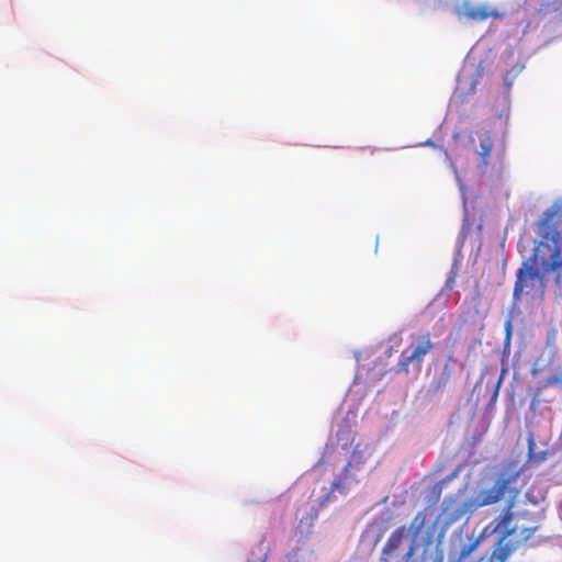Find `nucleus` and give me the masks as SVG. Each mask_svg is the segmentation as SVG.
<instances>
[{"label":"nucleus","mask_w":562,"mask_h":562,"mask_svg":"<svg viewBox=\"0 0 562 562\" xmlns=\"http://www.w3.org/2000/svg\"><path fill=\"white\" fill-rule=\"evenodd\" d=\"M541 248L536 244L529 258L518 269L513 289V303L519 305L524 297L542 296L546 289L544 266H540Z\"/></svg>","instance_id":"nucleus-3"},{"label":"nucleus","mask_w":562,"mask_h":562,"mask_svg":"<svg viewBox=\"0 0 562 562\" xmlns=\"http://www.w3.org/2000/svg\"><path fill=\"white\" fill-rule=\"evenodd\" d=\"M510 328H512V324L510 322H506V330H507V334L509 335L510 334Z\"/></svg>","instance_id":"nucleus-15"},{"label":"nucleus","mask_w":562,"mask_h":562,"mask_svg":"<svg viewBox=\"0 0 562 562\" xmlns=\"http://www.w3.org/2000/svg\"><path fill=\"white\" fill-rule=\"evenodd\" d=\"M364 461H366V458L363 456V452L360 451L358 447H356L355 450L352 451L351 459L344 468L345 479H348L349 476H351L352 470L359 469V467L361 464H363Z\"/></svg>","instance_id":"nucleus-11"},{"label":"nucleus","mask_w":562,"mask_h":562,"mask_svg":"<svg viewBox=\"0 0 562 562\" xmlns=\"http://www.w3.org/2000/svg\"><path fill=\"white\" fill-rule=\"evenodd\" d=\"M407 538L406 526H400L391 532L385 541L379 561L380 562H409L415 555L417 546L411 543L406 551H402L404 541Z\"/></svg>","instance_id":"nucleus-5"},{"label":"nucleus","mask_w":562,"mask_h":562,"mask_svg":"<svg viewBox=\"0 0 562 562\" xmlns=\"http://www.w3.org/2000/svg\"><path fill=\"white\" fill-rule=\"evenodd\" d=\"M520 473L521 468H517L515 464L505 467L492 487L479 491L464 506L469 510H475L496 504L502 497L508 495L506 506L503 513L495 518L496 524L492 531L504 535V538L512 537L516 542L522 544L539 528V519L537 515L529 512H513L515 502L521 492V485L518 484Z\"/></svg>","instance_id":"nucleus-1"},{"label":"nucleus","mask_w":562,"mask_h":562,"mask_svg":"<svg viewBox=\"0 0 562 562\" xmlns=\"http://www.w3.org/2000/svg\"><path fill=\"white\" fill-rule=\"evenodd\" d=\"M521 543L516 542V540L512 537L504 538L502 535L501 540L497 543V547L493 551L491 555V562H507L510 554L520 546Z\"/></svg>","instance_id":"nucleus-7"},{"label":"nucleus","mask_w":562,"mask_h":562,"mask_svg":"<svg viewBox=\"0 0 562 562\" xmlns=\"http://www.w3.org/2000/svg\"><path fill=\"white\" fill-rule=\"evenodd\" d=\"M541 248L540 266L554 274V283L562 291V198L555 200L535 224Z\"/></svg>","instance_id":"nucleus-2"},{"label":"nucleus","mask_w":562,"mask_h":562,"mask_svg":"<svg viewBox=\"0 0 562 562\" xmlns=\"http://www.w3.org/2000/svg\"><path fill=\"white\" fill-rule=\"evenodd\" d=\"M443 552L437 547L434 552H424L422 562H443Z\"/></svg>","instance_id":"nucleus-13"},{"label":"nucleus","mask_w":562,"mask_h":562,"mask_svg":"<svg viewBox=\"0 0 562 562\" xmlns=\"http://www.w3.org/2000/svg\"><path fill=\"white\" fill-rule=\"evenodd\" d=\"M452 367L445 363L441 372L434 378L430 384V391L435 394L442 393L451 381Z\"/></svg>","instance_id":"nucleus-8"},{"label":"nucleus","mask_w":562,"mask_h":562,"mask_svg":"<svg viewBox=\"0 0 562 562\" xmlns=\"http://www.w3.org/2000/svg\"><path fill=\"white\" fill-rule=\"evenodd\" d=\"M553 382H557V383H558V382H560V383H562V376H561V378H558V376L553 378Z\"/></svg>","instance_id":"nucleus-17"},{"label":"nucleus","mask_w":562,"mask_h":562,"mask_svg":"<svg viewBox=\"0 0 562 562\" xmlns=\"http://www.w3.org/2000/svg\"><path fill=\"white\" fill-rule=\"evenodd\" d=\"M331 492L339 491L341 493H346V486L342 479H336L330 486Z\"/></svg>","instance_id":"nucleus-14"},{"label":"nucleus","mask_w":562,"mask_h":562,"mask_svg":"<svg viewBox=\"0 0 562 562\" xmlns=\"http://www.w3.org/2000/svg\"><path fill=\"white\" fill-rule=\"evenodd\" d=\"M493 148V140L488 133H484L480 136V150L479 156L481 158V165L486 167L488 165V158Z\"/></svg>","instance_id":"nucleus-10"},{"label":"nucleus","mask_w":562,"mask_h":562,"mask_svg":"<svg viewBox=\"0 0 562 562\" xmlns=\"http://www.w3.org/2000/svg\"><path fill=\"white\" fill-rule=\"evenodd\" d=\"M435 348L429 333L419 334L412 337L409 345L402 351L395 372H409L413 366L418 370L422 369L425 357Z\"/></svg>","instance_id":"nucleus-4"},{"label":"nucleus","mask_w":562,"mask_h":562,"mask_svg":"<svg viewBox=\"0 0 562 562\" xmlns=\"http://www.w3.org/2000/svg\"><path fill=\"white\" fill-rule=\"evenodd\" d=\"M497 392H498V389H496L494 392V395H493L494 398L497 397Z\"/></svg>","instance_id":"nucleus-18"},{"label":"nucleus","mask_w":562,"mask_h":562,"mask_svg":"<svg viewBox=\"0 0 562 562\" xmlns=\"http://www.w3.org/2000/svg\"><path fill=\"white\" fill-rule=\"evenodd\" d=\"M495 524H496V522H495V520H494L493 522H490V526H488V527H486V528L484 529V531H486L488 528H491V530H492V529H493V527L495 526Z\"/></svg>","instance_id":"nucleus-16"},{"label":"nucleus","mask_w":562,"mask_h":562,"mask_svg":"<svg viewBox=\"0 0 562 562\" xmlns=\"http://www.w3.org/2000/svg\"><path fill=\"white\" fill-rule=\"evenodd\" d=\"M459 20H470L475 22H482L487 20L488 18H499L501 14L494 10H491L487 5H473L471 3H463L456 11Z\"/></svg>","instance_id":"nucleus-6"},{"label":"nucleus","mask_w":562,"mask_h":562,"mask_svg":"<svg viewBox=\"0 0 562 562\" xmlns=\"http://www.w3.org/2000/svg\"><path fill=\"white\" fill-rule=\"evenodd\" d=\"M427 524V513L426 510L418 512L413 520L411 521L409 527H406L407 529V537L411 536L412 541L411 543H415L417 546V539L422 531L424 530L425 526Z\"/></svg>","instance_id":"nucleus-9"},{"label":"nucleus","mask_w":562,"mask_h":562,"mask_svg":"<svg viewBox=\"0 0 562 562\" xmlns=\"http://www.w3.org/2000/svg\"><path fill=\"white\" fill-rule=\"evenodd\" d=\"M430 495L428 497V503L436 504L439 502L441 493H442V482L435 483L430 490Z\"/></svg>","instance_id":"nucleus-12"}]
</instances>
